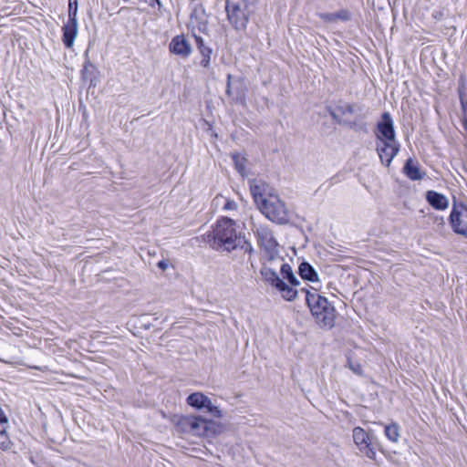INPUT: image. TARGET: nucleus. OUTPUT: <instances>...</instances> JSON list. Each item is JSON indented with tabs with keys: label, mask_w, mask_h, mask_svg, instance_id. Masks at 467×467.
Returning <instances> with one entry per match:
<instances>
[{
	"label": "nucleus",
	"mask_w": 467,
	"mask_h": 467,
	"mask_svg": "<svg viewBox=\"0 0 467 467\" xmlns=\"http://www.w3.org/2000/svg\"><path fill=\"white\" fill-rule=\"evenodd\" d=\"M209 243L212 248L219 252H233L244 243V234L236 222L228 217L219 218L213 226Z\"/></svg>",
	"instance_id": "1"
},
{
	"label": "nucleus",
	"mask_w": 467,
	"mask_h": 467,
	"mask_svg": "<svg viewBox=\"0 0 467 467\" xmlns=\"http://www.w3.org/2000/svg\"><path fill=\"white\" fill-rule=\"evenodd\" d=\"M300 291L306 294V305L317 324L320 327H333L336 320V310L333 305L321 296L317 288L311 287V290L301 288Z\"/></svg>",
	"instance_id": "2"
},
{
	"label": "nucleus",
	"mask_w": 467,
	"mask_h": 467,
	"mask_svg": "<svg viewBox=\"0 0 467 467\" xmlns=\"http://www.w3.org/2000/svg\"><path fill=\"white\" fill-rule=\"evenodd\" d=\"M225 8L230 24L237 30L246 27L254 12L252 0H226Z\"/></svg>",
	"instance_id": "3"
},
{
	"label": "nucleus",
	"mask_w": 467,
	"mask_h": 467,
	"mask_svg": "<svg viewBox=\"0 0 467 467\" xmlns=\"http://www.w3.org/2000/svg\"><path fill=\"white\" fill-rule=\"evenodd\" d=\"M275 265H276L275 263H268L267 260H265V263L261 269V275L264 280L275 287L284 300H295L297 297L299 290H296L289 286L284 280L279 277Z\"/></svg>",
	"instance_id": "4"
},
{
	"label": "nucleus",
	"mask_w": 467,
	"mask_h": 467,
	"mask_svg": "<svg viewBox=\"0 0 467 467\" xmlns=\"http://www.w3.org/2000/svg\"><path fill=\"white\" fill-rule=\"evenodd\" d=\"M254 233L257 236L260 246L265 251V258L268 263L282 262L283 257L279 255L278 244L269 228L264 225H254Z\"/></svg>",
	"instance_id": "5"
},
{
	"label": "nucleus",
	"mask_w": 467,
	"mask_h": 467,
	"mask_svg": "<svg viewBox=\"0 0 467 467\" xmlns=\"http://www.w3.org/2000/svg\"><path fill=\"white\" fill-rule=\"evenodd\" d=\"M223 416V410L206 397V440L222 435L229 430L228 424L222 420Z\"/></svg>",
	"instance_id": "6"
},
{
	"label": "nucleus",
	"mask_w": 467,
	"mask_h": 467,
	"mask_svg": "<svg viewBox=\"0 0 467 467\" xmlns=\"http://www.w3.org/2000/svg\"><path fill=\"white\" fill-rule=\"evenodd\" d=\"M266 218L276 223H285L288 221L285 203L276 195H270L257 205Z\"/></svg>",
	"instance_id": "7"
},
{
	"label": "nucleus",
	"mask_w": 467,
	"mask_h": 467,
	"mask_svg": "<svg viewBox=\"0 0 467 467\" xmlns=\"http://www.w3.org/2000/svg\"><path fill=\"white\" fill-rule=\"evenodd\" d=\"M172 421L174 422L177 431L182 433H189L192 435L199 436L204 431L202 424L204 418L194 415H175Z\"/></svg>",
	"instance_id": "8"
},
{
	"label": "nucleus",
	"mask_w": 467,
	"mask_h": 467,
	"mask_svg": "<svg viewBox=\"0 0 467 467\" xmlns=\"http://www.w3.org/2000/svg\"><path fill=\"white\" fill-rule=\"evenodd\" d=\"M449 219L453 232L467 238V205L454 202Z\"/></svg>",
	"instance_id": "9"
},
{
	"label": "nucleus",
	"mask_w": 467,
	"mask_h": 467,
	"mask_svg": "<svg viewBox=\"0 0 467 467\" xmlns=\"http://www.w3.org/2000/svg\"><path fill=\"white\" fill-rule=\"evenodd\" d=\"M78 32L77 5L70 10L67 21L62 26V42L67 48H72Z\"/></svg>",
	"instance_id": "10"
},
{
	"label": "nucleus",
	"mask_w": 467,
	"mask_h": 467,
	"mask_svg": "<svg viewBox=\"0 0 467 467\" xmlns=\"http://www.w3.org/2000/svg\"><path fill=\"white\" fill-rule=\"evenodd\" d=\"M204 16V8L201 5L195 8L190 16L189 27L192 32V36L195 38V41L198 45V47L202 54V37L200 36L201 33L204 31V22L202 21V17Z\"/></svg>",
	"instance_id": "11"
},
{
	"label": "nucleus",
	"mask_w": 467,
	"mask_h": 467,
	"mask_svg": "<svg viewBox=\"0 0 467 467\" xmlns=\"http://www.w3.org/2000/svg\"><path fill=\"white\" fill-rule=\"evenodd\" d=\"M352 437L354 443L360 452L365 454L368 459L374 460L376 458V451L372 447L370 438L361 427H355L353 429Z\"/></svg>",
	"instance_id": "12"
},
{
	"label": "nucleus",
	"mask_w": 467,
	"mask_h": 467,
	"mask_svg": "<svg viewBox=\"0 0 467 467\" xmlns=\"http://www.w3.org/2000/svg\"><path fill=\"white\" fill-rule=\"evenodd\" d=\"M377 151L381 162L389 167L400 150V143L396 140L376 142Z\"/></svg>",
	"instance_id": "13"
},
{
	"label": "nucleus",
	"mask_w": 467,
	"mask_h": 467,
	"mask_svg": "<svg viewBox=\"0 0 467 467\" xmlns=\"http://www.w3.org/2000/svg\"><path fill=\"white\" fill-rule=\"evenodd\" d=\"M377 141L396 140L393 120L389 112L383 113L381 120L377 125L376 131Z\"/></svg>",
	"instance_id": "14"
},
{
	"label": "nucleus",
	"mask_w": 467,
	"mask_h": 467,
	"mask_svg": "<svg viewBox=\"0 0 467 467\" xmlns=\"http://www.w3.org/2000/svg\"><path fill=\"white\" fill-rule=\"evenodd\" d=\"M250 191L254 202L258 205L264 199H267L272 195V188L264 181L254 179L250 181Z\"/></svg>",
	"instance_id": "15"
},
{
	"label": "nucleus",
	"mask_w": 467,
	"mask_h": 467,
	"mask_svg": "<svg viewBox=\"0 0 467 467\" xmlns=\"http://www.w3.org/2000/svg\"><path fill=\"white\" fill-rule=\"evenodd\" d=\"M170 51L174 55L186 57L191 54L192 46L184 36H176L170 43Z\"/></svg>",
	"instance_id": "16"
},
{
	"label": "nucleus",
	"mask_w": 467,
	"mask_h": 467,
	"mask_svg": "<svg viewBox=\"0 0 467 467\" xmlns=\"http://www.w3.org/2000/svg\"><path fill=\"white\" fill-rule=\"evenodd\" d=\"M426 200L436 210L443 211L449 207L448 198L444 194L432 190L426 192Z\"/></svg>",
	"instance_id": "17"
},
{
	"label": "nucleus",
	"mask_w": 467,
	"mask_h": 467,
	"mask_svg": "<svg viewBox=\"0 0 467 467\" xmlns=\"http://www.w3.org/2000/svg\"><path fill=\"white\" fill-rule=\"evenodd\" d=\"M403 172L411 181H420L426 175V173L420 169L419 162L412 159L407 160L403 167Z\"/></svg>",
	"instance_id": "18"
},
{
	"label": "nucleus",
	"mask_w": 467,
	"mask_h": 467,
	"mask_svg": "<svg viewBox=\"0 0 467 467\" xmlns=\"http://www.w3.org/2000/svg\"><path fill=\"white\" fill-rule=\"evenodd\" d=\"M298 272L302 279L308 280L312 283H318L319 281L317 273L313 266L306 262L300 264Z\"/></svg>",
	"instance_id": "19"
},
{
	"label": "nucleus",
	"mask_w": 467,
	"mask_h": 467,
	"mask_svg": "<svg viewBox=\"0 0 467 467\" xmlns=\"http://www.w3.org/2000/svg\"><path fill=\"white\" fill-rule=\"evenodd\" d=\"M187 404L196 410H200L204 407V394L202 392L192 393L187 398Z\"/></svg>",
	"instance_id": "20"
},
{
	"label": "nucleus",
	"mask_w": 467,
	"mask_h": 467,
	"mask_svg": "<svg viewBox=\"0 0 467 467\" xmlns=\"http://www.w3.org/2000/svg\"><path fill=\"white\" fill-rule=\"evenodd\" d=\"M8 427V422L0 423V447L3 450H8L11 447V441L7 435L6 430Z\"/></svg>",
	"instance_id": "21"
},
{
	"label": "nucleus",
	"mask_w": 467,
	"mask_h": 467,
	"mask_svg": "<svg viewBox=\"0 0 467 467\" xmlns=\"http://www.w3.org/2000/svg\"><path fill=\"white\" fill-rule=\"evenodd\" d=\"M385 435L386 437L393 441L397 442L400 438V427L396 423H391L385 426Z\"/></svg>",
	"instance_id": "22"
},
{
	"label": "nucleus",
	"mask_w": 467,
	"mask_h": 467,
	"mask_svg": "<svg viewBox=\"0 0 467 467\" xmlns=\"http://www.w3.org/2000/svg\"><path fill=\"white\" fill-rule=\"evenodd\" d=\"M96 72V67L90 61L87 60L81 71L83 79L89 80L90 82H92L93 78H95Z\"/></svg>",
	"instance_id": "23"
},
{
	"label": "nucleus",
	"mask_w": 467,
	"mask_h": 467,
	"mask_svg": "<svg viewBox=\"0 0 467 467\" xmlns=\"http://www.w3.org/2000/svg\"><path fill=\"white\" fill-rule=\"evenodd\" d=\"M233 161H234L235 169L238 171V172L242 176H244L245 175L246 159L239 153H234V154H233Z\"/></svg>",
	"instance_id": "24"
},
{
	"label": "nucleus",
	"mask_w": 467,
	"mask_h": 467,
	"mask_svg": "<svg viewBox=\"0 0 467 467\" xmlns=\"http://www.w3.org/2000/svg\"><path fill=\"white\" fill-rule=\"evenodd\" d=\"M343 115H357L362 111V108L357 104H346L338 108Z\"/></svg>",
	"instance_id": "25"
},
{
	"label": "nucleus",
	"mask_w": 467,
	"mask_h": 467,
	"mask_svg": "<svg viewBox=\"0 0 467 467\" xmlns=\"http://www.w3.org/2000/svg\"><path fill=\"white\" fill-rule=\"evenodd\" d=\"M275 264L276 265V266H280V272L284 279L288 277L290 274H293L292 267L290 266L289 264L285 263L284 260L282 262H275Z\"/></svg>",
	"instance_id": "26"
},
{
	"label": "nucleus",
	"mask_w": 467,
	"mask_h": 467,
	"mask_svg": "<svg viewBox=\"0 0 467 467\" xmlns=\"http://www.w3.org/2000/svg\"><path fill=\"white\" fill-rule=\"evenodd\" d=\"M334 14L336 22L338 20L348 21L351 17L350 12L347 9H341Z\"/></svg>",
	"instance_id": "27"
},
{
	"label": "nucleus",
	"mask_w": 467,
	"mask_h": 467,
	"mask_svg": "<svg viewBox=\"0 0 467 467\" xmlns=\"http://www.w3.org/2000/svg\"><path fill=\"white\" fill-rule=\"evenodd\" d=\"M237 209V203L228 198H224V203L223 206V211H235Z\"/></svg>",
	"instance_id": "28"
},
{
	"label": "nucleus",
	"mask_w": 467,
	"mask_h": 467,
	"mask_svg": "<svg viewBox=\"0 0 467 467\" xmlns=\"http://www.w3.org/2000/svg\"><path fill=\"white\" fill-rule=\"evenodd\" d=\"M288 283H286L289 286L293 287L296 290H298L296 287L300 285V281L296 278L295 274H290L288 277L285 278Z\"/></svg>",
	"instance_id": "29"
},
{
	"label": "nucleus",
	"mask_w": 467,
	"mask_h": 467,
	"mask_svg": "<svg viewBox=\"0 0 467 467\" xmlns=\"http://www.w3.org/2000/svg\"><path fill=\"white\" fill-rule=\"evenodd\" d=\"M461 107H462V117H467V96L460 95Z\"/></svg>",
	"instance_id": "30"
},
{
	"label": "nucleus",
	"mask_w": 467,
	"mask_h": 467,
	"mask_svg": "<svg viewBox=\"0 0 467 467\" xmlns=\"http://www.w3.org/2000/svg\"><path fill=\"white\" fill-rule=\"evenodd\" d=\"M238 248L244 250V253H247L249 254H252L254 252V248H253L251 243L246 241L244 236V243Z\"/></svg>",
	"instance_id": "31"
},
{
	"label": "nucleus",
	"mask_w": 467,
	"mask_h": 467,
	"mask_svg": "<svg viewBox=\"0 0 467 467\" xmlns=\"http://www.w3.org/2000/svg\"><path fill=\"white\" fill-rule=\"evenodd\" d=\"M319 17L325 22H328V23L336 22L334 13H321V14H319Z\"/></svg>",
	"instance_id": "32"
},
{
	"label": "nucleus",
	"mask_w": 467,
	"mask_h": 467,
	"mask_svg": "<svg viewBox=\"0 0 467 467\" xmlns=\"http://www.w3.org/2000/svg\"><path fill=\"white\" fill-rule=\"evenodd\" d=\"M224 196H222V195H218L216 196L213 202H212V206L215 207V208H219V207H222L223 206V203H224Z\"/></svg>",
	"instance_id": "33"
},
{
	"label": "nucleus",
	"mask_w": 467,
	"mask_h": 467,
	"mask_svg": "<svg viewBox=\"0 0 467 467\" xmlns=\"http://www.w3.org/2000/svg\"><path fill=\"white\" fill-rule=\"evenodd\" d=\"M348 367L349 368L356 374L361 375L362 374V368L359 364H353L350 360L348 361Z\"/></svg>",
	"instance_id": "34"
},
{
	"label": "nucleus",
	"mask_w": 467,
	"mask_h": 467,
	"mask_svg": "<svg viewBox=\"0 0 467 467\" xmlns=\"http://www.w3.org/2000/svg\"><path fill=\"white\" fill-rule=\"evenodd\" d=\"M7 417L6 415L4 413L2 408L0 407V423L1 422H4V423H7Z\"/></svg>",
	"instance_id": "35"
},
{
	"label": "nucleus",
	"mask_w": 467,
	"mask_h": 467,
	"mask_svg": "<svg viewBox=\"0 0 467 467\" xmlns=\"http://www.w3.org/2000/svg\"><path fill=\"white\" fill-rule=\"evenodd\" d=\"M76 4L78 5V0H68V13L70 10H74Z\"/></svg>",
	"instance_id": "36"
},
{
	"label": "nucleus",
	"mask_w": 467,
	"mask_h": 467,
	"mask_svg": "<svg viewBox=\"0 0 467 467\" xmlns=\"http://www.w3.org/2000/svg\"><path fill=\"white\" fill-rule=\"evenodd\" d=\"M158 267L161 268V270H165L167 267H168V263L164 260H161L158 263Z\"/></svg>",
	"instance_id": "37"
},
{
	"label": "nucleus",
	"mask_w": 467,
	"mask_h": 467,
	"mask_svg": "<svg viewBox=\"0 0 467 467\" xmlns=\"http://www.w3.org/2000/svg\"><path fill=\"white\" fill-rule=\"evenodd\" d=\"M462 121L465 131L467 132V117H462Z\"/></svg>",
	"instance_id": "38"
},
{
	"label": "nucleus",
	"mask_w": 467,
	"mask_h": 467,
	"mask_svg": "<svg viewBox=\"0 0 467 467\" xmlns=\"http://www.w3.org/2000/svg\"><path fill=\"white\" fill-rule=\"evenodd\" d=\"M227 93L231 94V90H230V86L229 85H228V88H227Z\"/></svg>",
	"instance_id": "39"
},
{
	"label": "nucleus",
	"mask_w": 467,
	"mask_h": 467,
	"mask_svg": "<svg viewBox=\"0 0 467 467\" xmlns=\"http://www.w3.org/2000/svg\"><path fill=\"white\" fill-rule=\"evenodd\" d=\"M440 221H441V224H443V223H444V222H443V218H441V219H440Z\"/></svg>",
	"instance_id": "40"
},
{
	"label": "nucleus",
	"mask_w": 467,
	"mask_h": 467,
	"mask_svg": "<svg viewBox=\"0 0 467 467\" xmlns=\"http://www.w3.org/2000/svg\"><path fill=\"white\" fill-rule=\"evenodd\" d=\"M205 125H206V126L208 125V127H211V124H208V122H207V121L205 122Z\"/></svg>",
	"instance_id": "41"
},
{
	"label": "nucleus",
	"mask_w": 467,
	"mask_h": 467,
	"mask_svg": "<svg viewBox=\"0 0 467 467\" xmlns=\"http://www.w3.org/2000/svg\"><path fill=\"white\" fill-rule=\"evenodd\" d=\"M205 125H206V126L208 125V127H211V124H208V122H207V121L205 122Z\"/></svg>",
	"instance_id": "42"
}]
</instances>
